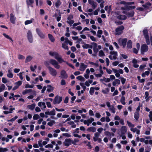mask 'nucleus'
Listing matches in <instances>:
<instances>
[{
    "instance_id": "f257e3e1",
    "label": "nucleus",
    "mask_w": 152,
    "mask_h": 152,
    "mask_svg": "<svg viewBox=\"0 0 152 152\" xmlns=\"http://www.w3.org/2000/svg\"><path fill=\"white\" fill-rule=\"evenodd\" d=\"M49 54L50 56L54 57L56 59L60 64L65 62V61L62 58L61 56L57 52L50 51L49 53Z\"/></svg>"
},
{
    "instance_id": "f03ea898",
    "label": "nucleus",
    "mask_w": 152,
    "mask_h": 152,
    "mask_svg": "<svg viewBox=\"0 0 152 152\" xmlns=\"http://www.w3.org/2000/svg\"><path fill=\"white\" fill-rule=\"evenodd\" d=\"M49 62L55 68L58 69L60 68V66L59 65L58 62L56 60L51 59L50 60Z\"/></svg>"
},
{
    "instance_id": "7ed1b4c3",
    "label": "nucleus",
    "mask_w": 152,
    "mask_h": 152,
    "mask_svg": "<svg viewBox=\"0 0 152 152\" xmlns=\"http://www.w3.org/2000/svg\"><path fill=\"white\" fill-rule=\"evenodd\" d=\"M110 55L109 56V58L111 60H115L117 59L118 53L117 51H111L110 53Z\"/></svg>"
},
{
    "instance_id": "20e7f679",
    "label": "nucleus",
    "mask_w": 152,
    "mask_h": 152,
    "mask_svg": "<svg viewBox=\"0 0 152 152\" xmlns=\"http://www.w3.org/2000/svg\"><path fill=\"white\" fill-rule=\"evenodd\" d=\"M115 16L119 20H125L126 18V17L123 15H120L118 12H115L114 13Z\"/></svg>"
},
{
    "instance_id": "39448f33",
    "label": "nucleus",
    "mask_w": 152,
    "mask_h": 152,
    "mask_svg": "<svg viewBox=\"0 0 152 152\" xmlns=\"http://www.w3.org/2000/svg\"><path fill=\"white\" fill-rule=\"evenodd\" d=\"M124 27L123 26H118L115 29V34L119 35L123 33Z\"/></svg>"
},
{
    "instance_id": "423d86ee",
    "label": "nucleus",
    "mask_w": 152,
    "mask_h": 152,
    "mask_svg": "<svg viewBox=\"0 0 152 152\" xmlns=\"http://www.w3.org/2000/svg\"><path fill=\"white\" fill-rule=\"evenodd\" d=\"M100 134L98 132H96L94 134V136L93 137L94 141V142L97 141L99 142H101L102 141L101 139L99 138Z\"/></svg>"
},
{
    "instance_id": "0eeeda50",
    "label": "nucleus",
    "mask_w": 152,
    "mask_h": 152,
    "mask_svg": "<svg viewBox=\"0 0 152 152\" xmlns=\"http://www.w3.org/2000/svg\"><path fill=\"white\" fill-rule=\"evenodd\" d=\"M48 69L50 73L52 76L54 77L56 76L57 75V72L55 69L50 66L49 67Z\"/></svg>"
},
{
    "instance_id": "6e6552de",
    "label": "nucleus",
    "mask_w": 152,
    "mask_h": 152,
    "mask_svg": "<svg viewBox=\"0 0 152 152\" xmlns=\"http://www.w3.org/2000/svg\"><path fill=\"white\" fill-rule=\"evenodd\" d=\"M127 41V39L126 38H120L118 40L119 44L122 46L123 48H124L126 46Z\"/></svg>"
},
{
    "instance_id": "1a4fd4ad",
    "label": "nucleus",
    "mask_w": 152,
    "mask_h": 152,
    "mask_svg": "<svg viewBox=\"0 0 152 152\" xmlns=\"http://www.w3.org/2000/svg\"><path fill=\"white\" fill-rule=\"evenodd\" d=\"M148 31L147 30L145 29L143 31V34L146 39V42L148 45L150 44L149 37L148 34Z\"/></svg>"
},
{
    "instance_id": "9d476101",
    "label": "nucleus",
    "mask_w": 152,
    "mask_h": 152,
    "mask_svg": "<svg viewBox=\"0 0 152 152\" xmlns=\"http://www.w3.org/2000/svg\"><path fill=\"white\" fill-rule=\"evenodd\" d=\"M62 100V97L61 96H56L55 98L53 101L54 104H59Z\"/></svg>"
},
{
    "instance_id": "9b49d317",
    "label": "nucleus",
    "mask_w": 152,
    "mask_h": 152,
    "mask_svg": "<svg viewBox=\"0 0 152 152\" xmlns=\"http://www.w3.org/2000/svg\"><path fill=\"white\" fill-rule=\"evenodd\" d=\"M27 37L29 42L30 43H32L33 41V36L32 32L30 30L28 31Z\"/></svg>"
},
{
    "instance_id": "f8f14e48",
    "label": "nucleus",
    "mask_w": 152,
    "mask_h": 152,
    "mask_svg": "<svg viewBox=\"0 0 152 152\" xmlns=\"http://www.w3.org/2000/svg\"><path fill=\"white\" fill-rule=\"evenodd\" d=\"M148 50V46L145 45L144 44L142 45L141 48V53L142 54H143L144 53L147 52Z\"/></svg>"
},
{
    "instance_id": "ddd939ff",
    "label": "nucleus",
    "mask_w": 152,
    "mask_h": 152,
    "mask_svg": "<svg viewBox=\"0 0 152 152\" xmlns=\"http://www.w3.org/2000/svg\"><path fill=\"white\" fill-rule=\"evenodd\" d=\"M71 144H72V140L70 138L65 139L64 142V145L67 147L69 146Z\"/></svg>"
},
{
    "instance_id": "4468645a",
    "label": "nucleus",
    "mask_w": 152,
    "mask_h": 152,
    "mask_svg": "<svg viewBox=\"0 0 152 152\" xmlns=\"http://www.w3.org/2000/svg\"><path fill=\"white\" fill-rule=\"evenodd\" d=\"M36 31L37 34L41 38H44L45 37V35L41 31L40 29L37 28L36 29Z\"/></svg>"
},
{
    "instance_id": "2eb2a0df",
    "label": "nucleus",
    "mask_w": 152,
    "mask_h": 152,
    "mask_svg": "<svg viewBox=\"0 0 152 152\" xmlns=\"http://www.w3.org/2000/svg\"><path fill=\"white\" fill-rule=\"evenodd\" d=\"M61 76L62 78L66 79L68 77L67 75L64 70H61Z\"/></svg>"
},
{
    "instance_id": "dca6fc26",
    "label": "nucleus",
    "mask_w": 152,
    "mask_h": 152,
    "mask_svg": "<svg viewBox=\"0 0 152 152\" xmlns=\"http://www.w3.org/2000/svg\"><path fill=\"white\" fill-rule=\"evenodd\" d=\"M38 105L41 107L42 109H44L46 108V106L45 103L42 102H39L37 104Z\"/></svg>"
},
{
    "instance_id": "f3484780",
    "label": "nucleus",
    "mask_w": 152,
    "mask_h": 152,
    "mask_svg": "<svg viewBox=\"0 0 152 152\" xmlns=\"http://www.w3.org/2000/svg\"><path fill=\"white\" fill-rule=\"evenodd\" d=\"M87 67V65H85L83 63H81L80 66L79 70L82 71H84Z\"/></svg>"
},
{
    "instance_id": "a211bd4d",
    "label": "nucleus",
    "mask_w": 152,
    "mask_h": 152,
    "mask_svg": "<svg viewBox=\"0 0 152 152\" xmlns=\"http://www.w3.org/2000/svg\"><path fill=\"white\" fill-rule=\"evenodd\" d=\"M10 18L11 22L13 24L15 23L16 18L13 14H10Z\"/></svg>"
},
{
    "instance_id": "6ab92c4d",
    "label": "nucleus",
    "mask_w": 152,
    "mask_h": 152,
    "mask_svg": "<svg viewBox=\"0 0 152 152\" xmlns=\"http://www.w3.org/2000/svg\"><path fill=\"white\" fill-rule=\"evenodd\" d=\"M120 81L118 79H116L112 83V85L113 86H116L120 84Z\"/></svg>"
},
{
    "instance_id": "aec40b11",
    "label": "nucleus",
    "mask_w": 152,
    "mask_h": 152,
    "mask_svg": "<svg viewBox=\"0 0 152 152\" xmlns=\"http://www.w3.org/2000/svg\"><path fill=\"white\" fill-rule=\"evenodd\" d=\"M130 130L133 132H136V134L138 135L140 134V130L136 128H131Z\"/></svg>"
},
{
    "instance_id": "412c9836",
    "label": "nucleus",
    "mask_w": 152,
    "mask_h": 152,
    "mask_svg": "<svg viewBox=\"0 0 152 152\" xmlns=\"http://www.w3.org/2000/svg\"><path fill=\"white\" fill-rule=\"evenodd\" d=\"M90 71L89 69H86L85 73L84 75V77L86 79H88L89 77Z\"/></svg>"
},
{
    "instance_id": "4be33fe9",
    "label": "nucleus",
    "mask_w": 152,
    "mask_h": 152,
    "mask_svg": "<svg viewBox=\"0 0 152 152\" xmlns=\"http://www.w3.org/2000/svg\"><path fill=\"white\" fill-rule=\"evenodd\" d=\"M121 133L124 134L127 132V129L126 126H122L121 127Z\"/></svg>"
},
{
    "instance_id": "5701e85b",
    "label": "nucleus",
    "mask_w": 152,
    "mask_h": 152,
    "mask_svg": "<svg viewBox=\"0 0 152 152\" xmlns=\"http://www.w3.org/2000/svg\"><path fill=\"white\" fill-rule=\"evenodd\" d=\"M12 70L10 69L8 70L7 76L8 77L10 78H12L13 77V75L12 73Z\"/></svg>"
},
{
    "instance_id": "b1692460",
    "label": "nucleus",
    "mask_w": 152,
    "mask_h": 152,
    "mask_svg": "<svg viewBox=\"0 0 152 152\" xmlns=\"http://www.w3.org/2000/svg\"><path fill=\"white\" fill-rule=\"evenodd\" d=\"M47 86V91L49 92H52L53 89L54 88L51 86V85H48Z\"/></svg>"
},
{
    "instance_id": "393cba45",
    "label": "nucleus",
    "mask_w": 152,
    "mask_h": 152,
    "mask_svg": "<svg viewBox=\"0 0 152 152\" xmlns=\"http://www.w3.org/2000/svg\"><path fill=\"white\" fill-rule=\"evenodd\" d=\"M137 60L136 59H133L132 60L133 66L135 68H137L139 67V65L137 64Z\"/></svg>"
},
{
    "instance_id": "a878e982",
    "label": "nucleus",
    "mask_w": 152,
    "mask_h": 152,
    "mask_svg": "<svg viewBox=\"0 0 152 152\" xmlns=\"http://www.w3.org/2000/svg\"><path fill=\"white\" fill-rule=\"evenodd\" d=\"M36 106V104H33L31 105H28L27 107L29 109H30L31 110H33L34 109Z\"/></svg>"
},
{
    "instance_id": "bb28decb",
    "label": "nucleus",
    "mask_w": 152,
    "mask_h": 152,
    "mask_svg": "<svg viewBox=\"0 0 152 152\" xmlns=\"http://www.w3.org/2000/svg\"><path fill=\"white\" fill-rule=\"evenodd\" d=\"M145 101L147 102H148L149 100V98L150 97V96H148L149 94L148 91H146L145 93Z\"/></svg>"
},
{
    "instance_id": "cd10ccee",
    "label": "nucleus",
    "mask_w": 152,
    "mask_h": 152,
    "mask_svg": "<svg viewBox=\"0 0 152 152\" xmlns=\"http://www.w3.org/2000/svg\"><path fill=\"white\" fill-rule=\"evenodd\" d=\"M96 130L95 127L94 126L89 127L87 129L88 131L93 132H95L96 131Z\"/></svg>"
},
{
    "instance_id": "c85d7f7f",
    "label": "nucleus",
    "mask_w": 152,
    "mask_h": 152,
    "mask_svg": "<svg viewBox=\"0 0 152 152\" xmlns=\"http://www.w3.org/2000/svg\"><path fill=\"white\" fill-rule=\"evenodd\" d=\"M83 48L88 49V48H92V45H90L88 44L84 43L82 46Z\"/></svg>"
},
{
    "instance_id": "c756f323",
    "label": "nucleus",
    "mask_w": 152,
    "mask_h": 152,
    "mask_svg": "<svg viewBox=\"0 0 152 152\" xmlns=\"http://www.w3.org/2000/svg\"><path fill=\"white\" fill-rule=\"evenodd\" d=\"M127 48L128 49L131 48H132V42L130 40H129L127 43Z\"/></svg>"
},
{
    "instance_id": "7c9ffc66",
    "label": "nucleus",
    "mask_w": 152,
    "mask_h": 152,
    "mask_svg": "<svg viewBox=\"0 0 152 152\" xmlns=\"http://www.w3.org/2000/svg\"><path fill=\"white\" fill-rule=\"evenodd\" d=\"M68 124L71 126V127L72 128H75L76 127V125L75 124L73 121H70L68 122Z\"/></svg>"
},
{
    "instance_id": "2f4dec72",
    "label": "nucleus",
    "mask_w": 152,
    "mask_h": 152,
    "mask_svg": "<svg viewBox=\"0 0 152 152\" xmlns=\"http://www.w3.org/2000/svg\"><path fill=\"white\" fill-rule=\"evenodd\" d=\"M34 21V18H31L30 20H26L25 22V24L26 25L31 24Z\"/></svg>"
},
{
    "instance_id": "473e14b6",
    "label": "nucleus",
    "mask_w": 152,
    "mask_h": 152,
    "mask_svg": "<svg viewBox=\"0 0 152 152\" xmlns=\"http://www.w3.org/2000/svg\"><path fill=\"white\" fill-rule=\"evenodd\" d=\"M100 80L101 82L104 81L106 83H108L110 81V80L109 78H106L105 77L101 79Z\"/></svg>"
},
{
    "instance_id": "72a5a7b5",
    "label": "nucleus",
    "mask_w": 152,
    "mask_h": 152,
    "mask_svg": "<svg viewBox=\"0 0 152 152\" xmlns=\"http://www.w3.org/2000/svg\"><path fill=\"white\" fill-rule=\"evenodd\" d=\"M33 57L31 56H28L26 59L25 60V62L27 63L28 62H29L31 61Z\"/></svg>"
},
{
    "instance_id": "f704fd0d",
    "label": "nucleus",
    "mask_w": 152,
    "mask_h": 152,
    "mask_svg": "<svg viewBox=\"0 0 152 152\" xmlns=\"http://www.w3.org/2000/svg\"><path fill=\"white\" fill-rule=\"evenodd\" d=\"M61 4V2L59 0H58L55 3V6L57 8L59 7Z\"/></svg>"
},
{
    "instance_id": "c9c22d12",
    "label": "nucleus",
    "mask_w": 152,
    "mask_h": 152,
    "mask_svg": "<svg viewBox=\"0 0 152 152\" xmlns=\"http://www.w3.org/2000/svg\"><path fill=\"white\" fill-rule=\"evenodd\" d=\"M76 78L77 80L83 82L85 80V79L81 75L77 77Z\"/></svg>"
},
{
    "instance_id": "e433bc0d",
    "label": "nucleus",
    "mask_w": 152,
    "mask_h": 152,
    "mask_svg": "<svg viewBox=\"0 0 152 152\" xmlns=\"http://www.w3.org/2000/svg\"><path fill=\"white\" fill-rule=\"evenodd\" d=\"M125 97L124 96H122L121 97L120 99V102H121V103L124 105L126 104V102H125Z\"/></svg>"
},
{
    "instance_id": "4c0bfd02",
    "label": "nucleus",
    "mask_w": 152,
    "mask_h": 152,
    "mask_svg": "<svg viewBox=\"0 0 152 152\" xmlns=\"http://www.w3.org/2000/svg\"><path fill=\"white\" fill-rule=\"evenodd\" d=\"M67 44H65V43H62V47L65 50H68L69 48L67 45Z\"/></svg>"
},
{
    "instance_id": "58836bf2",
    "label": "nucleus",
    "mask_w": 152,
    "mask_h": 152,
    "mask_svg": "<svg viewBox=\"0 0 152 152\" xmlns=\"http://www.w3.org/2000/svg\"><path fill=\"white\" fill-rule=\"evenodd\" d=\"M26 2L27 5L29 6L31 5L34 3V0H26Z\"/></svg>"
},
{
    "instance_id": "ea45409f",
    "label": "nucleus",
    "mask_w": 152,
    "mask_h": 152,
    "mask_svg": "<svg viewBox=\"0 0 152 152\" xmlns=\"http://www.w3.org/2000/svg\"><path fill=\"white\" fill-rule=\"evenodd\" d=\"M139 116V112H136L134 114V118L136 120H137Z\"/></svg>"
},
{
    "instance_id": "a19ab883",
    "label": "nucleus",
    "mask_w": 152,
    "mask_h": 152,
    "mask_svg": "<svg viewBox=\"0 0 152 152\" xmlns=\"http://www.w3.org/2000/svg\"><path fill=\"white\" fill-rule=\"evenodd\" d=\"M109 91V89L108 88H105L104 90H102V92L104 94H107Z\"/></svg>"
},
{
    "instance_id": "79ce46f5",
    "label": "nucleus",
    "mask_w": 152,
    "mask_h": 152,
    "mask_svg": "<svg viewBox=\"0 0 152 152\" xmlns=\"http://www.w3.org/2000/svg\"><path fill=\"white\" fill-rule=\"evenodd\" d=\"M48 36L50 39L51 42H54V41L55 39L52 35L49 34H48Z\"/></svg>"
},
{
    "instance_id": "37998d69",
    "label": "nucleus",
    "mask_w": 152,
    "mask_h": 152,
    "mask_svg": "<svg viewBox=\"0 0 152 152\" xmlns=\"http://www.w3.org/2000/svg\"><path fill=\"white\" fill-rule=\"evenodd\" d=\"M150 73V72L148 71H146L144 73H143L142 75V77H145V75L148 76Z\"/></svg>"
},
{
    "instance_id": "c03bdc74",
    "label": "nucleus",
    "mask_w": 152,
    "mask_h": 152,
    "mask_svg": "<svg viewBox=\"0 0 152 152\" xmlns=\"http://www.w3.org/2000/svg\"><path fill=\"white\" fill-rule=\"evenodd\" d=\"M94 87H92L90 88L89 91V93L90 95H92L94 94Z\"/></svg>"
},
{
    "instance_id": "a18cd8bd",
    "label": "nucleus",
    "mask_w": 152,
    "mask_h": 152,
    "mask_svg": "<svg viewBox=\"0 0 152 152\" xmlns=\"http://www.w3.org/2000/svg\"><path fill=\"white\" fill-rule=\"evenodd\" d=\"M18 58L19 60H24L25 58V56L21 54H19L18 56Z\"/></svg>"
},
{
    "instance_id": "49530a36",
    "label": "nucleus",
    "mask_w": 152,
    "mask_h": 152,
    "mask_svg": "<svg viewBox=\"0 0 152 152\" xmlns=\"http://www.w3.org/2000/svg\"><path fill=\"white\" fill-rule=\"evenodd\" d=\"M8 150V149L6 148L0 147V152H6Z\"/></svg>"
},
{
    "instance_id": "de8ad7c7",
    "label": "nucleus",
    "mask_w": 152,
    "mask_h": 152,
    "mask_svg": "<svg viewBox=\"0 0 152 152\" xmlns=\"http://www.w3.org/2000/svg\"><path fill=\"white\" fill-rule=\"evenodd\" d=\"M3 35L7 39L10 40L12 42H13L12 39L9 36L5 33L3 34Z\"/></svg>"
},
{
    "instance_id": "09e8293b",
    "label": "nucleus",
    "mask_w": 152,
    "mask_h": 152,
    "mask_svg": "<svg viewBox=\"0 0 152 152\" xmlns=\"http://www.w3.org/2000/svg\"><path fill=\"white\" fill-rule=\"evenodd\" d=\"M24 73V72H20V73H19L18 74H17V75L19 76L20 79L21 80H23V75Z\"/></svg>"
},
{
    "instance_id": "8fccbe9b",
    "label": "nucleus",
    "mask_w": 152,
    "mask_h": 152,
    "mask_svg": "<svg viewBox=\"0 0 152 152\" xmlns=\"http://www.w3.org/2000/svg\"><path fill=\"white\" fill-rule=\"evenodd\" d=\"M97 36L99 38H100L101 37V35L102 33V30H99L97 31Z\"/></svg>"
},
{
    "instance_id": "3c124183",
    "label": "nucleus",
    "mask_w": 152,
    "mask_h": 152,
    "mask_svg": "<svg viewBox=\"0 0 152 152\" xmlns=\"http://www.w3.org/2000/svg\"><path fill=\"white\" fill-rule=\"evenodd\" d=\"M134 12L133 11H131L128 12L127 15L129 17H131L133 16L134 15Z\"/></svg>"
},
{
    "instance_id": "603ef678",
    "label": "nucleus",
    "mask_w": 152,
    "mask_h": 152,
    "mask_svg": "<svg viewBox=\"0 0 152 152\" xmlns=\"http://www.w3.org/2000/svg\"><path fill=\"white\" fill-rule=\"evenodd\" d=\"M55 123V121L53 120H51L50 122H48L47 124L50 126H51Z\"/></svg>"
},
{
    "instance_id": "864d4df0",
    "label": "nucleus",
    "mask_w": 152,
    "mask_h": 152,
    "mask_svg": "<svg viewBox=\"0 0 152 152\" xmlns=\"http://www.w3.org/2000/svg\"><path fill=\"white\" fill-rule=\"evenodd\" d=\"M31 91V89H28V90H25L24 91H23V92L22 94L23 95H25L26 94L30 92Z\"/></svg>"
},
{
    "instance_id": "5fc2aeb1",
    "label": "nucleus",
    "mask_w": 152,
    "mask_h": 152,
    "mask_svg": "<svg viewBox=\"0 0 152 152\" xmlns=\"http://www.w3.org/2000/svg\"><path fill=\"white\" fill-rule=\"evenodd\" d=\"M109 110L110 111H111V112L113 113H115V111L114 107L113 106H112L111 107H110L109 108Z\"/></svg>"
},
{
    "instance_id": "6e6d98bb",
    "label": "nucleus",
    "mask_w": 152,
    "mask_h": 152,
    "mask_svg": "<svg viewBox=\"0 0 152 152\" xmlns=\"http://www.w3.org/2000/svg\"><path fill=\"white\" fill-rule=\"evenodd\" d=\"M120 79L121 80V81L122 84L124 85L125 83L126 82V79H125V78H124L123 77H121L120 78Z\"/></svg>"
},
{
    "instance_id": "4d7b16f0",
    "label": "nucleus",
    "mask_w": 152,
    "mask_h": 152,
    "mask_svg": "<svg viewBox=\"0 0 152 152\" xmlns=\"http://www.w3.org/2000/svg\"><path fill=\"white\" fill-rule=\"evenodd\" d=\"M39 116L38 114H34L33 117V119L36 120L39 118Z\"/></svg>"
},
{
    "instance_id": "13d9d810",
    "label": "nucleus",
    "mask_w": 152,
    "mask_h": 152,
    "mask_svg": "<svg viewBox=\"0 0 152 152\" xmlns=\"http://www.w3.org/2000/svg\"><path fill=\"white\" fill-rule=\"evenodd\" d=\"M34 86V85H30L28 84H27L25 85V88H33Z\"/></svg>"
},
{
    "instance_id": "bf43d9fd",
    "label": "nucleus",
    "mask_w": 152,
    "mask_h": 152,
    "mask_svg": "<svg viewBox=\"0 0 152 152\" xmlns=\"http://www.w3.org/2000/svg\"><path fill=\"white\" fill-rule=\"evenodd\" d=\"M22 83V82L21 81H19L15 83V85L18 87L21 85Z\"/></svg>"
},
{
    "instance_id": "052dcab7",
    "label": "nucleus",
    "mask_w": 152,
    "mask_h": 152,
    "mask_svg": "<svg viewBox=\"0 0 152 152\" xmlns=\"http://www.w3.org/2000/svg\"><path fill=\"white\" fill-rule=\"evenodd\" d=\"M79 140L77 139H75L74 140H72V144L73 145H76V143L79 142Z\"/></svg>"
},
{
    "instance_id": "680f3d73",
    "label": "nucleus",
    "mask_w": 152,
    "mask_h": 152,
    "mask_svg": "<svg viewBox=\"0 0 152 152\" xmlns=\"http://www.w3.org/2000/svg\"><path fill=\"white\" fill-rule=\"evenodd\" d=\"M89 29L87 27H85L83 30L80 32V34H82L83 33V32L86 31H89Z\"/></svg>"
},
{
    "instance_id": "e2e57ef3",
    "label": "nucleus",
    "mask_w": 152,
    "mask_h": 152,
    "mask_svg": "<svg viewBox=\"0 0 152 152\" xmlns=\"http://www.w3.org/2000/svg\"><path fill=\"white\" fill-rule=\"evenodd\" d=\"M127 124H128V126L130 127H131V128H133V127L134 126V124H132L131 122L129 121H127Z\"/></svg>"
},
{
    "instance_id": "0e129e2a",
    "label": "nucleus",
    "mask_w": 152,
    "mask_h": 152,
    "mask_svg": "<svg viewBox=\"0 0 152 152\" xmlns=\"http://www.w3.org/2000/svg\"><path fill=\"white\" fill-rule=\"evenodd\" d=\"M91 5L92 6V7L94 9L95 8L97 5L94 2H93Z\"/></svg>"
},
{
    "instance_id": "69168bd1",
    "label": "nucleus",
    "mask_w": 152,
    "mask_h": 152,
    "mask_svg": "<svg viewBox=\"0 0 152 152\" xmlns=\"http://www.w3.org/2000/svg\"><path fill=\"white\" fill-rule=\"evenodd\" d=\"M99 55L100 56H102L104 55V54L102 50H100L99 52Z\"/></svg>"
},
{
    "instance_id": "338daca9",
    "label": "nucleus",
    "mask_w": 152,
    "mask_h": 152,
    "mask_svg": "<svg viewBox=\"0 0 152 152\" xmlns=\"http://www.w3.org/2000/svg\"><path fill=\"white\" fill-rule=\"evenodd\" d=\"M66 22L71 26L74 23V20H68L66 21Z\"/></svg>"
},
{
    "instance_id": "774afa93",
    "label": "nucleus",
    "mask_w": 152,
    "mask_h": 152,
    "mask_svg": "<svg viewBox=\"0 0 152 152\" xmlns=\"http://www.w3.org/2000/svg\"><path fill=\"white\" fill-rule=\"evenodd\" d=\"M50 115H54L56 114V112L54 109H53L50 112Z\"/></svg>"
}]
</instances>
